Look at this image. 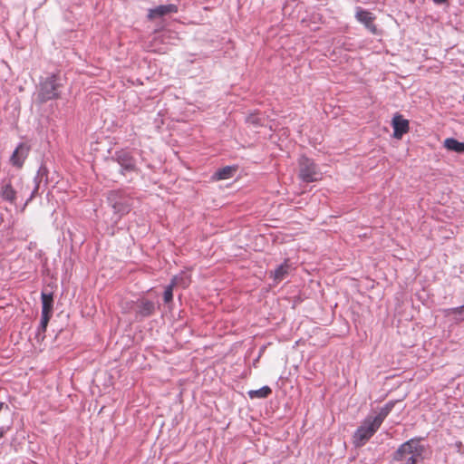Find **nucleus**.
Wrapping results in <instances>:
<instances>
[{
    "mask_svg": "<svg viewBox=\"0 0 464 464\" xmlns=\"http://www.w3.org/2000/svg\"><path fill=\"white\" fill-rule=\"evenodd\" d=\"M394 406L393 401H389L375 416H368L353 434V444L356 447L363 446L381 427L384 419L388 416Z\"/></svg>",
    "mask_w": 464,
    "mask_h": 464,
    "instance_id": "f257e3e1",
    "label": "nucleus"
},
{
    "mask_svg": "<svg viewBox=\"0 0 464 464\" xmlns=\"http://www.w3.org/2000/svg\"><path fill=\"white\" fill-rule=\"evenodd\" d=\"M423 451L424 447L420 445L419 440H410L398 449L396 458L404 460V464H417Z\"/></svg>",
    "mask_w": 464,
    "mask_h": 464,
    "instance_id": "f03ea898",
    "label": "nucleus"
},
{
    "mask_svg": "<svg viewBox=\"0 0 464 464\" xmlns=\"http://www.w3.org/2000/svg\"><path fill=\"white\" fill-rule=\"evenodd\" d=\"M61 86V80L57 75L52 74L46 77L40 84L38 99L44 102L58 98Z\"/></svg>",
    "mask_w": 464,
    "mask_h": 464,
    "instance_id": "7ed1b4c3",
    "label": "nucleus"
},
{
    "mask_svg": "<svg viewBox=\"0 0 464 464\" xmlns=\"http://www.w3.org/2000/svg\"><path fill=\"white\" fill-rule=\"evenodd\" d=\"M108 200L115 214H118L120 218L130 210V198L120 191H111Z\"/></svg>",
    "mask_w": 464,
    "mask_h": 464,
    "instance_id": "20e7f679",
    "label": "nucleus"
},
{
    "mask_svg": "<svg viewBox=\"0 0 464 464\" xmlns=\"http://www.w3.org/2000/svg\"><path fill=\"white\" fill-rule=\"evenodd\" d=\"M299 177L304 182H313L318 179L319 173L314 163L308 158L303 157L299 161Z\"/></svg>",
    "mask_w": 464,
    "mask_h": 464,
    "instance_id": "39448f33",
    "label": "nucleus"
},
{
    "mask_svg": "<svg viewBox=\"0 0 464 464\" xmlns=\"http://www.w3.org/2000/svg\"><path fill=\"white\" fill-rule=\"evenodd\" d=\"M29 150V146L24 143H20L10 158L11 164L18 169L22 168L28 156Z\"/></svg>",
    "mask_w": 464,
    "mask_h": 464,
    "instance_id": "423d86ee",
    "label": "nucleus"
},
{
    "mask_svg": "<svg viewBox=\"0 0 464 464\" xmlns=\"http://www.w3.org/2000/svg\"><path fill=\"white\" fill-rule=\"evenodd\" d=\"M393 128V137L401 139L403 134L409 131V121L404 119L401 114H395L392 121Z\"/></svg>",
    "mask_w": 464,
    "mask_h": 464,
    "instance_id": "0eeeda50",
    "label": "nucleus"
},
{
    "mask_svg": "<svg viewBox=\"0 0 464 464\" xmlns=\"http://www.w3.org/2000/svg\"><path fill=\"white\" fill-rule=\"evenodd\" d=\"M177 12H178L177 5H172V4L163 5H159L155 8L150 9L148 16L150 19H154L156 17H160V16L166 15L168 14L177 13Z\"/></svg>",
    "mask_w": 464,
    "mask_h": 464,
    "instance_id": "6e6552de",
    "label": "nucleus"
},
{
    "mask_svg": "<svg viewBox=\"0 0 464 464\" xmlns=\"http://www.w3.org/2000/svg\"><path fill=\"white\" fill-rule=\"evenodd\" d=\"M357 20L363 24L371 32L376 33V26L373 24L374 16L372 13L358 9L356 12Z\"/></svg>",
    "mask_w": 464,
    "mask_h": 464,
    "instance_id": "1a4fd4ad",
    "label": "nucleus"
},
{
    "mask_svg": "<svg viewBox=\"0 0 464 464\" xmlns=\"http://www.w3.org/2000/svg\"><path fill=\"white\" fill-rule=\"evenodd\" d=\"M42 314L52 315L53 313V295L42 293Z\"/></svg>",
    "mask_w": 464,
    "mask_h": 464,
    "instance_id": "9d476101",
    "label": "nucleus"
},
{
    "mask_svg": "<svg viewBox=\"0 0 464 464\" xmlns=\"http://www.w3.org/2000/svg\"><path fill=\"white\" fill-rule=\"evenodd\" d=\"M444 147L451 151L458 153L464 152V143L460 142L453 138H448L444 140Z\"/></svg>",
    "mask_w": 464,
    "mask_h": 464,
    "instance_id": "9b49d317",
    "label": "nucleus"
},
{
    "mask_svg": "<svg viewBox=\"0 0 464 464\" xmlns=\"http://www.w3.org/2000/svg\"><path fill=\"white\" fill-rule=\"evenodd\" d=\"M289 266L285 262L279 266L274 272H272L273 277L276 282L283 280L288 274Z\"/></svg>",
    "mask_w": 464,
    "mask_h": 464,
    "instance_id": "f8f14e48",
    "label": "nucleus"
},
{
    "mask_svg": "<svg viewBox=\"0 0 464 464\" xmlns=\"http://www.w3.org/2000/svg\"><path fill=\"white\" fill-rule=\"evenodd\" d=\"M272 390L268 386H263L262 388L258 390H252L248 392V396L251 399L254 398H266L269 394H271Z\"/></svg>",
    "mask_w": 464,
    "mask_h": 464,
    "instance_id": "ddd939ff",
    "label": "nucleus"
},
{
    "mask_svg": "<svg viewBox=\"0 0 464 464\" xmlns=\"http://www.w3.org/2000/svg\"><path fill=\"white\" fill-rule=\"evenodd\" d=\"M172 285H180L182 287H187L190 283V277L187 273H181L179 276H176L171 280Z\"/></svg>",
    "mask_w": 464,
    "mask_h": 464,
    "instance_id": "4468645a",
    "label": "nucleus"
},
{
    "mask_svg": "<svg viewBox=\"0 0 464 464\" xmlns=\"http://www.w3.org/2000/svg\"><path fill=\"white\" fill-rule=\"evenodd\" d=\"M1 196L3 199L9 201L10 203H14L15 199V191L11 185L6 184L2 188Z\"/></svg>",
    "mask_w": 464,
    "mask_h": 464,
    "instance_id": "2eb2a0df",
    "label": "nucleus"
},
{
    "mask_svg": "<svg viewBox=\"0 0 464 464\" xmlns=\"http://www.w3.org/2000/svg\"><path fill=\"white\" fill-rule=\"evenodd\" d=\"M51 316L52 315L42 314L41 322H40V324H39V327L37 330V334H36V337L38 339H44V333L46 331V328H47V325H48Z\"/></svg>",
    "mask_w": 464,
    "mask_h": 464,
    "instance_id": "dca6fc26",
    "label": "nucleus"
},
{
    "mask_svg": "<svg viewBox=\"0 0 464 464\" xmlns=\"http://www.w3.org/2000/svg\"><path fill=\"white\" fill-rule=\"evenodd\" d=\"M154 308H155L154 303H152L150 301H144L141 303V304L140 306L139 313L142 316H148L153 313Z\"/></svg>",
    "mask_w": 464,
    "mask_h": 464,
    "instance_id": "f3484780",
    "label": "nucleus"
},
{
    "mask_svg": "<svg viewBox=\"0 0 464 464\" xmlns=\"http://www.w3.org/2000/svg\"><path fill=\"white\" fill-rule=\"evenodd\" d=\"M235 169L231 167H226L221 169H219L216 175L218 179H227L232 177L233 172Z\"/></svg>",
    "mask_w": 464,
    "mask_h": 464,
    "instance_id": "a211bd4d",
    "label": "nucleus"
},
{
    "mask_svg": "<svg viewBox=\"0 0 464 464\" xmlns=\"http://www.w3.org/2000/svg\"><path fill=\"white\" fill-rule=\"evenodd\" d=\"M448 315H457V320H464V305L457 308H451L447 311Z\"/></svg>",
    "mask_w": 464,
    "mask_h": 464,
    "instance_id": "6ab92c4d",
    "label": "nucleus"
},
{
    "mask_svg": "<svg viewBox=\"0 0 464 464\" xmlns=\"http://www.w3.org/2000/svg\"><path fill=\"white\" fill-rule=\"evenodd\" d=\"M174 286L175 285H172V283H170V285L166 287V289L164 291V295H163L165 303H169L172 300V298H173L172 291H173Z\"/></svg>",
    "mask_w": 464,
    "mask_h": 464,
    "instance_id": "aec40b11",
    "label": "nucleus"
},
{
    "mask_svg": "<svg viewBox=\"0 0 464 464\" xmlns=\"http://www.w3.org/2000/svg\"><path fill=\"white\" fill-rule=\"evenodd\" d=\"M246 121L248 123H251L252 125H259L260 124V118L257 114H251L246 118Z\"/></svg>",
    "mask_w": 464,
    "mask_h": 464,
    "instance_id": "412c9836",
    "label": "nucleus"
},
{
    "mask_svg": "<svg viewBox=\"0 0 464 464\" xmlns=\"http://www.w3.org/2000/svg\"><path fill=\"white\" fill-rule=\"evenodd\" d=\"M7 430L8 429L5 427L0 428V438L3 437L5 433H6Z\"/></svg>",
    "mask_w": 464,
    "mask_h": 464,
    "instance_id": "4be33fe9",
    "label": "nucleus"
},
{
    "mask_svg": "<svg viewBox=\"0 0 464 464\" xmlns=\"http://www.w3.org/2000/svg\"><path fill=\"white\" fill-rule=\"evenodd\" d=\"M436 5H441L447 2V0H432Z\"/></svg>",
    "mask_w": 464,
    "mask_h": 464,
    "instance_id": "5701e85b",
    "label": "nucleus"
}]
</instances>
